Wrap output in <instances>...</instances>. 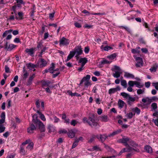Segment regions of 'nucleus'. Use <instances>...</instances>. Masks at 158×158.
<instances>
[{
	"label": "nucleus",
	"mask_w": 158,
	"mask_h": 158,
	"mask_svg": "<svg viewBox=\"0 0 158 158\" xmlns=\"http://www.w3.org/2000/svg\"><path fill=\"white\" fill-rule=\"evenodd\" d=\"M118 142L119 143H121L124 144V145L127 147L128 145L127 143L129 142L130 143V146L132 148H137L138 145L134 141L131 140L128 137L123 138L118 140Z\"/></svg>",
	"instance_id": "1"
},
{
	"label": "nucleus",
	"mask_w": 158,
	"mask_h": 158,
	"mask_svg": "<svg viewBox=\"0 0 158 158\" xmlns=\"http://www.w3.org/2000/svg\"><path fill=\"white\" fill-rule=\"evenodd\" d=\"M111 70L114 72L113 75V77L115 78L119 77L122 73V70L120 68L116 65L114 66L113 68L111 69Z\"/></svg>",
	"instance_id": "2"
},
{
	"label": "nucleus",
	"mask_w": 158,
	"mask_h": 158,
	"mask_svg": "<svg viewBox=\"0 0 158 158\" xmlns=\"http://www.w3.org/2000/svg\"><path fill=\"white\" fill-rule=\"evenodd\" d=\"M135 152H139V150L137 148H132L130 146H128L126 148L123 149L119 152L118 155H120L122 153L127 152H131L133 151Z\"/></svg>",
	"instance_id": "3"
},
{
	"label": "nucleus",
	"mask_w": 158,
	"mask_h": 158,
	"mask_svg": "<svg viewBox=\"0 0 158 158\" xmlns=\"http://www.w3.org/2000/svg\"><path fill=\"white\" fill-rule=\"evenodd\" d=\"M82 120L84 123H88L92 127L95 126L98 124V123L96 122L94 119L90 117L89 118L88 120H87L86 117L84 118Z\"/></svg>",
	"instance_id": "4"
},
{
	"label": "nucleus",
	"mask_w": 158,
	"mask_h": 158,
	"mask_svg": "<svg viewBox=\"0 0 158 158\" xmlns=\"http://www.w3.org/2000/svg\"><path fill=\"white\" fill-rule=\"evenodd\" d=\"M69 39H66L64 37H62L59 40V44L60 46H67L69 44Z\"/></svg>",
	"instance_id": "5"
},
{
	"label": "nucleus",
	"mask_w": 158,
	"mask_h": 158,
	"mask_svg": "<svg viewBox=\"0 0 158 158\" xmlns=\"http://www.w3.org/2000/svg\"><path fill=\"white\" fill-rule=\"evenodd\" d=\"M47 62L43 59H41L36 64L37 67L40 68L45 66L47 64Z\"/></svg>",
	"instance_id": "6"
},
{
	"label": "nucleus",
	"mask_w": 158,
	"mask_h": 158,
	"mask_svg": "<svg viewBox=\"0 0 158 158\" xmlns=\"http://www.w3.org/2000/svg\"><path fill=\"white\" fill-rule=\"evenodd\" d=\"M134 56L135 57L137 62L136 66L137 67H140L142 66L143 64V62L142 58L140 57H135V56Z\"/></svg>",
	"instance_id": "7"
},
{
	"label": "nucleus",
	"mask_w": 158,
	"mask_h": 158,
	"mask_svg": "<svg viewBox=\"0 0 158 158\" xmlns=\"http://www.w3.org/2000/svg\"><path fill=\"white\" fill-rule=\"evenodd\" d=\"M73 52H75V54L76 53V57L78 58V56L82 53V51L81 47H77L75 48Z\"/></svg>",
	"instance_id": "8"
},
{
	"label": "nucleus",
	"mask_w": 158,
	"mask_h": 158,
	"mask_svg": "<svg viewBox=\"0 0 158 158\" xmlns=\"http://www.w3.org/2000/svg\"><path fill=\"white\" fill-rule=\"evenodd\" d=\"M37 126L39 127V128L41 132H44L45 131L44 126L43 123L41 122L36 124Z\"/></svg>",
	"instance_id": "9"
},
{
	"label": "nucleus",
	"mask_w": 158,
	"mask_h": 158,
	"mask_svg": "<svg viewBox=\"0 0 158 158\" xmlns=\"http://www.w3.org/2000/svg\"><path fill=\"white\" fill-rule=\"evenodd\" d=\"M32 122L35 124H38L39 122H41L38 119L37 115L36 114H34L32 116Z\"/></svg>",
	"instance_id": "10"
},
{
	"label": "nucleus",
	"mask_w": 158,
	"mask_h": 158,
	"mask_svg": "<svg viewBox=\"0 0 158 158\" xmlns=\"http://www.w3.org/2000/svg\"><path fill=\"white\" fill-rule=\"evenodd\" d=\"M36 129L35 127L33 124H31L27 129V132L29 133H32L34 130Z\"/></svg>",
	"instance_id": "11"
},
{
	"label": "nucleus",
	"mask_w": 158,
	"mask_h": 158,
	"mask_svg": "<svg viewBox=\"0 0 158 158\" xmlns=\"http://www.w3.org/2000/svg\"><path fill=\"white\" fill-rule=\"evenodd\" d=\"M111 61L107 60L106 59H103L101 61V64H99V67H102L104 64H110L111 62Z\"/></svg>",
	"instance_id": "12"
},
{
	"label": "nucleus",
	"mask_w": 158,
	"mask_h": 158,
	"mask_svg": "<svg viewBox=\"0 0 158 158\" xmlns=\"http://www.w3.org/2000/svg\"><path fill=\"white\" fill-rule=\"evenodd\" d=\"M42 87L44 88V87L48 86L51 82L49 81H45L44 80L42 81L41 82Z\"/></svg>",
	"instance_id": "13"
},
{
	"label": "nucleus",
	"mask_w": 158,
	"mask_h": 158,
	"mask_svg": "<svg viewBox=\"0 0 158 158\" xmlns=\"http://www.w3.org/2000/svg\"><path fill=\"white\" fill-rule=\"evenodd\" d=\"M122 131L120 129H118L117 131H115L113 132L112 133L110 134L109 135V137H111L114 136L116 135H117L121 132Z\"/></svg>",
	"instance_id": "14"
},
{
	"label": "nucleus",
	"mask_w": 158,
	"mask_h": 158,
	"mask_svg": "<svg viewBox=\"0 0 158 158\" xmlns=\"http://www.w3.org/2000/svg\"><path fill=\"white\" fill-rule=\"evenodd\" d=\"M144 149L148 153H152V147L149 145H146L144 147Z\"/></svg>",
	"instance_id": "15"
},
{
	"label": "nucleus",
	"mask_w": 158,
	"mask_h": 158,
	"mask_svg": "<svg viewBox=\"0 0 158 158\" xmlns=\"http://www.w3.org/2000/svg\"><path fill=\"white\" fill-rule=\"evenodd\" d=\"M158 68V65L157 64H155L152 66L149 69L151 72L152 73L155 72L156 71L157 69Z\"/></svg>",
	"instance_id": "16"
},
{
	"label": "nucleus",
	"mask_w": 158,
	"mask_h": 158,
	"mask_svg": "<svg viewBox=\"0 0 158 158\" xmlns=\"http://www.w3.org/2000/svg\"><path fill=\"white\" fill-rule=\"evenodd\" d=\"M87 59L85 58H80L79 61V62L80 63H81V65L83 66H84L85 64L87 63Z\"/></svg>",
	"instance_id": "17"
},
{
	"label": "nucleus",
	"mask_w": 158,
	"mask_h": 158,
	"mask_svg": "<svg viewBox=\"0 0 158 158\" xmlns=\"http://www.w3.org/2000/svg\"><path fill=\"white\" fill-rule=\"evenodd\" d=\"M1 119H0V123H4L5 122V112H3L1 113Z\"/></svg>",
	"instance_id": "18"
},
{
	"label": "nucleus",
	"mask_w": 158,
	"mask_h": 158,
	"mask_svg": "<svg viewBox=\"0 0 158 158\" xmlns=\"http://www.w3.org/2000/svg\"><path fill=\"white\" fill-rule=\"evenodd\" d=\"M101 48L103 51L104 50L108 51L110 49H112L113 48L112 47H110L108 46H106L105 47H104L103 46H102L101 47Z\"/></svg>",
	"instance_id": "19"
},
{
	"label": "nucleus",
	"mask_w": 158,
	"mask_h": 158,
	"mask_svg": "<svg viewBox=\"0 0 158 158\" xmlns=\"http://www.w3.org/2000/svg\"><path fill=\"white\" fill-rule=\"evenodd\" d=\"M124 77L127 78H134V76L132 74L127 72H125Z\"/></svg>",
	"instance_id": "20"
},
{
	"label": "nucleus",
	"mask_w": 158,
	"mask_h": 158,
	"mask_svg": "<svg viewBox=\"0 0 158 158\" xmlns=\"http://www.w3.org/2000/svg\"><path fill=\"white\" fill-rule=\"evenodd\" d=\"M151 110L152 111H156L157 108V103L155 102L153 103L151 105Z\"/></svg>",
	"instance_id": "21"
},
{
	"label": "nucleus",
	"mask_w": 158,
	"mask_h": 158,
	"mask_svg": "<svg viewBox=\"0 0 158 158\" xmlns=\"http://www.w3.org/2000/svg\"><path fill=\"white\" fill-rule=\"evenodd\" d=\"M75 132L72 130L69 131L68 135L70 138H73L75 136Z\"/></svg>",
	"instance_id": "22"
},
{
	"label": "nucleus",
	"mask_w": 158,
	"mask_h": 158,
	"mask_svg": "<svg viewBox=\"0 0 158 158\" xmlns=\"http://www.w3.org/2000/svg\"><path fill=\"white\" fill-rule=\"evenodd\" d=\"M131 110L134 113H136L137 114H139L140 112V110L137 107L132 108Z\"/></svg>",
	"instance_id": "23"
},
{
	"label": "nucleus",
	"mask_w": 158,
	"mask_h": 158,
	"mask_svg": "<svg viewBox=\"0 0 158 158\" xmlns=\"http://www.w3.org/2000/svg\"><path fill=\"white\" fill-rule=\"evenodd\" d=\"M75 55V52H73V51H71L69 55L67 57V59L66 60V61H68L69 60L71 59Z\"/></svg>",
	"instance_id": "24"
},
{
	"label": "nucleus",
	"mask_w": 158,
	"mask_h": 158,
	"mask_svg": "<svg viewBox=\"0 0 158 158\" xmlns=\"http://www.w3.org/2000/svg\"><path fill=\"white\" fill-rule=\"evenodd\" d=\"M35 77V74H33L31 76H30L27 81V85H30L31 83L32 82V80Z\"/></svg>",
	"instance_id": "25"
},
{
	"label": "nucleus",
	"mask_w": 158,
	"mask_h": 158,
	"mask_svg": "<svg viewBox=\"0 0 158 158\" xmlns=\"http://www.w3.org/2000/svg\"><path fill=\"white\" fill-rule=\"evenodd\" d=\"M37 113L40 115V118L41 120L43 121H45L46 120V119L44 115L39 110H38L37 111Z\"/></svg>",
	"instance_id": "26"
},
{
	"label": "nucleus",
	"mask_w": 158,
	"mask_h": 158,
	"mask_svg": "<svg viewBox=\"0 0 158 158\" xmlns=\"http://www.w3.org/2000/svg\"><path fill=\"white\" fill-rule=\"evenodd\" d=\"M18 15L19 17H18L17 16V15H15V18L17 19H23V13L22 12H19L18 13Z\"/></svg>",
	"instance_id": "27"
},
{
	"label": "nucleus",
	"mask_w": 158,
	"mask_h": 158,
	"mask_svg": "<svg viewBox=\"0 0 158 158\" xmlns=\"http://www.w3.org/2000/svg\"><path fill=\"white\" fill-rule=\"evenodd\" d=\"M140 48L139 47L135 49H132L131 50V52L133 54L139 53L140 52Z\"/></svg>",
	"instance_id": "28"
},
{
	"label": "nucleus",
	"mask_w": 158,
	"mask_h": 158,
	"mask_svg": "<svg viewBox=\"0 0 158 158\" xmlns=\"http://www.w3.org/2000/svg\"><path fill=\"white\" fill-rule=\"evenodd\" d=\"M34 144L31 141L30 143L26 147V148L30 150H31L33 149Z\"/></svg>",
	"instance_id": "29"
},
{
	"label": "nucleus",
	"mask_w": 158,
	"mask_h": 158,
	"mask_svg": "<svg viewBox=\"0 0 158 158\" xmlns=\"http://www.w3.org/2000/svg\"><path fill=\"white\" fill-rule=\"evenodd\" d=\"M27 67L30 69H31L32 68H36L37 66L36 64H33L30 63L27 64Z\"/></svg>",
	"instance_id": "30"
},
{
	"label": "nucleus",
	"mask_w": 158,
	"mask_h": 158,
	"mask_svg": "<svg viewBox=\"0 0 158 158\" xmlns=\"http://www.w3.org/2000/svg\"><path fill=\"white\" fill-rule=\"evenodd\" d=\"M124 102L123 101L121 100H119L118 101V106L119 108H123L124 106Z\"/></svg>",
	"instance_id": "31"
},
{
	"label": "nucleus",
	"mask_w": 158,
	"mask_h": 158,
	"mask_svg": "<svg viewBox=\"0 0 158 158\" xmlns=\"http://www.w3.org/2000/svg\"><path fill=\"white\" fill-rule=\"evenodd\" d=\"M90 78V76L89 75H87L85 77H83L80 83L81 84L84 81H89Z\"/></svg>",
	"instance_id": "32"
},
{
	"label": "nucleus",
	"mask_w": 158,
	"mask_h": 158,
	"mask_svg": "<svg viewBox=\"0 0 158 158\" xmlns=\"http://www.w3.org/2000/svg\"><path fill=\"white\" fill-rule=\"evenodd\" d=\"M48 128L49 129V132L50 133H54L56 131L55 127L53 126H49Z\"/></svg>",
	"instance_id": "33"
},
{
	"label": "nucleus",
	"mask_w": 158,
	"mask_h": 158,
	"mask_svg": "<svg viewBox=\"0 0 158 158\" xmlns=\"http://www.w3.org/2000/svg\"><path fill=\"white\" fill-rule=\"evenodd\" d=\"M15 47H16V45H15L13 44H9L7 50V51H11L14 48H15Z\"/></svg>",
	"instance_id": "34"
},
{
	"label": "nucleus",
	"mask_w": 158,
	"mask_h": 158,
	"mask_svg": "<svg viewBox=\"0 0 158 158\" xmlns=\"http://www.w3.org/2000/svg\"><path fill=\"white\" fill-rule=\"evenodd\" d=\"M55 68V64L53 63H52L51 67L48 69L49 72L51 73H53L54 72V69Z\"/></svg>",
	"instance_id": "35"
},
{
	"label": "nucleus",
	"mask_w": 158,
	"mask_h": 158,
	"mask_svg": "<svg viewBox=\"0 0 158 158\" xmlns=\"http://www.w3.org/2000/svg\"><path fill=\"white\" fill-rule=\"evenodd\" d=\"M121 95L124 98L127 99L129 98V97L130 96L129 94H128L125 93V92H122L121 93Z\"/></svg>",
	"instance_id": "36"
},
{
	"label": "nucleus",
	"mask_w": 158,
	"mask_h": 158,
	"mask_svg": "<svg viewBox=\"0 0 158 158\" xmlns=\"http://www.w3.org/2000/svg\"><path fill=\"white\" fill-rule=\"evenodd\" d=\"M34 49L33 48L28 49L27 48L26 49L25 51L29 53L30 55H32L33 54Z\"/></svg>",
	"instance_id": "37"
},
{
	"label": "nucleus",
	"mask_w": 158,
	"mask_h": 158,
	"mask_svg": "<svg viewBox=\"0 0 158 158\" xmlns=\"http://www.w3.org/2000/svg\"><path fill=\"white\" fill-rule=\"evenodd\" d=\"M3 123H0V133L4 132L5 129V127L2 125Z\"/></svg>",
	"instance_id": "38"
},
{
	"label": "nucleus",
	"mask_w": 158,
	"mask_h": 158,
	"mask_svg": "<svg viewBox=\"0 0 158 158\" xmlns=\"http://www.w3.org/2000/svg\"><path fill=\"white\" fill-rule=\"evenodd\" d=\"M12 30H8L6 31L3 33L2 35V37H5L9 33H11L12 31Z\"/></svg>",
	"instance_id": "39"
},
{
	"label": "nucleus",
	"mask_w": 158,
	"mask_h": 158,
	"mask_svg": "<svg viewBox=\"0 0 158 158\" xmlns=\"http://www.w3.org/2000/svg\"><path fill=\"white\" fill-rule=\"evenodd\" d=\"M100 119L101 120L104 122H107L108 120L107 116H106L101 117H100Z\"/></svg>",
	"instance_id": "40"
},
{
	"label": "nucleus",
	"mask_w": 158,
	"mask_h": 158,
	"mask_svg": "<svg viewBox=\"0 0 158 158\" xmlns=\"http://www.w3.org/2000/svg\"><path fill=\"white\" fill-rule=\"evenodd\" d=\"M135 115V113L133 114L132 112H131L126 114V116L128 118H132L134 115Z\"/></svg>",
	"instance_id": "41"
},
{
	"label": "nucleus",
	"mask_w": 158,
	"mask_h": 158,
	"mask_svg": "<svg viewBox=\"0 0 158 158\" xmlns=\"http://www.w3.org/2000/svg\"><path fill=\"white\" fill-rule=\"evenodd\" d=\"M84 82V85L85 86L88 87L91 85V83L89 81H84L83 82Z\"/></svg>",
	"instance_id": "42"
},
{
	"label": "nucleus",
	"mask_w": 158,
	"mask_h": 158,
	"mask_svg": "<svg viewBox=\"0 0 158 158\" xmlns=\"http://www.w3.org/2000/svg\"><path fill=\"white\" fill-rule=\"evenodd\" d=\"M116 57V55L115 54H113L109 56H107V58L111 60L114 59Z\"/></svg>",
	"instance_id": "43"
},
{
	"label": "nucleus",
	"mask_w": 158,
	"mask_h": 158,
	"mask_svg": "<svg viewBox=\"0 0 158 158\" xmlns=\"http://www.w3.org/2000/svg\"><path fill=\"white\" fill-rule=\"evenodd\" d=\"M121 85L125 88H126L127 85L126 81L125 80H122L121 81Z\"/></svg>",
	"instance_id": "44"
},
{
	"label": "nucleus",
	"mask_w": 158,
	"mask_h": 158,
	"mask_svg": "<svg viewBox=\"0 0 158 158\" xmlns=\"http://www.w3.org/2000/svg\"><path fill=\"white\" fill-rule=\"evenodd\" d=\"M135 85L137 87L139 88H141L143 86V85H141L140 83L137 81H135Z\"/></svg>",
	"instance_id": "45"
},
{
	"label": "nucleus",
	"mask_w": 158,
	"mask_h": 158,
	"mask_svg": "<svg viewBox=\"0 0 158 158\" xmlns=\"http://www.w3.org/2000/svg\"><path fill=\"white\" fill-rule=\"evenodd\" d=\"M136 99V98L135 97H131L130 95L129 96V98L128 99V101L129 102H133L135 101Z\"/></svg>",
	"instance_id": "46"
},
{
	"label": "nucleus",
	"mask_w": 158,
	"mask_h": 158,
	"mask_svg": "<svg viewBox=\"0 0 158 158\" xmlns=\"http://www.w3.org/2000/svg\"><path fill=\"white\" fill-rule=\"evenodd\" d=\"M107 138V136L105 135H101L100 136V138L102 141H104Z\"/></svg>",
	"instance_id": "47"
},
{
	"label": "nucleus",
	"mask_w": 158,
	"mask_h": 158,
	"mask_svg": "<svg viewBox=\"0 0 158 158\" xmlns=\"http://www.w3.org/2000/svg\"><path fill=\"white\" fill-rule=\"evenodd\" d=\"M40 101L39 99H37L35 102V105L37 108H40Z\"/></svg>",
	"instance_id": "48"
},
{
	"label": "nucleus",
	"mask_w": 158,
	"mask_h": 158,
	"mask_svg": "<svg viewBox=\"0 0 158 158\" xmlns=\"http://www.w3.org/2000/svg\"><path fill=\"white\" fill-rule=\"evenodd\" d=\"M135 81H130L128 82V85L129 86L132 87L135 85Z\"/></svg>",
	"instance_id": "49"
},
{
	"label": "nucleus",
	"mask_w": 158,
	"mask_h": 158,
	"mask_svg": "<svg viewBox=\"0 0 158 158\" xmlns=\"http://www.w3.org/2000/svg\"><path fill=\"white\" fill-rule=\"evenodd\" d=\"M116 92V89L114 88H111L109 90V94H112Z\"/></svg>",
	"instance_id": "50"
},
{
	"label": "nucleus",
	"mask_w": 158,
	"mask_h": 158,
	"mask_svg": "<svg viewBox=\"0 0 158 158\" xmlns=\"http://www.w3.org/2000/svg\"><path fill=\"white\" fill-rule=\"evenodd\" d=\"M77 123V122L76 120H73L71 121L70 124L71 125L74 126Z\"/></svg>",
	"instance_id": "51"
},
{
	"label": "nucleus",
	"mask_w": 158,
	"mask_h": 158,
	"mask_svg": "<svg viewBox=\"0 0 158 158\" xmlns=\"http://www.w3.org/2000/svg\"><path fill=\"white\" fill-rule=\"evenodd\" d=\"M78 140H75V141L73 143L72 146V148H75V147H76V146L78 144Z\"/></svg>",
	"instance_id": "52"
},
{
	"label": "nucleus",
	"mask_w": 158,
	"mask_h": 158,
	"mask_svg": "<svg viewBox=\"0 0 158 158\" xmlns=\"http://www.w3.org/2000/svg\"><path fill=\"white\" fill-rule=\"evenodd\" d=\"M67 93L69 95H70L71 96H75L77 94L76 93H72V92L70 90L68 91Z\"/></svg>",
	"instance_id": "53"
},
{
	"label": "nucleus",
	"mask_w": 158,
	"mask_h": 158,
	"mask_svg": "<svg viewBox=\"0 0 158 158\" xmlns=\"http://www.w3.org/2000/svg\"><path fill=\"white\" fill-rule=\"evenodd\" d=\"M152 84L155 88L158 90V82L152 83Z\"/></svg>",
	"instance_id": "54"
},
{
	"label": "nucleus",
	"mask_w": 158,
	"mask_h": 158,
	"mask_svg": "<svg viewBox=\"0 0 158 158\" xmlns=\"http://www.w3.org/2000/svg\"><path fill=\"white\" fill-rule=\"evenodd\" d=\"M29 74L27 71L25 72L23 75V79H25L27 77Z\"/></svg>",
	"instance_id": "55"
},
{
	"label": "nucleus",
	"mask_w": 158,
	"mask_h": 158,
	"mask_svg": "<svg viewBox=\"0 0 158 158\" xmlns=\"http://www.w3.org/2000/svg\"><path fill=\"white\" fill-rule=\"evenodd\" d=\"M5 71L6 73H9L10 72V69L8 67V66L7 65L5 66Z\"/></svg>",
	"instance_id": "56"
},
{
	"label": "nucleus",
	"mask_w": 158,
	"mask_h": 158,
	"mask_svg": "<svg viewBox=\"0 0 158 158\" xmlns=\"http://www.w3.org/2000/svg\"><path fill=\"white\" fill-rule=\"evenodd\" d=\"M152 121L155 123L156 125L158 127V118L156 119H153Z\"/></svg>",
	"instance_id": "57"
},
{
	"label": "nucleus",
	"mask_w": 158,
	"mask_h": 158,
	"mask_svg": "<svg viewBox=\"0 0 158 158\" xmlns=\"http://www.w3.org/2000/svg\"><path fill=\"white\" fill-rule=\"evenodd\" d=\"M31 142V141L30 139H28L25 141L22 144L23 145H24L26 144L27 143H29Z\"/></svg>",
	"instance_id": "58"
},
{
	"label": "nucleus",
	"mask_w": 158,
	"mask_h": 158,
	"mask_svg": "<svg viewBox=\"0 0 158 158\" xmlns=\"http://www.w3.org/2000/svg\"><path fill=\"white\" fill-rule=\"evenodd\" d=\"M16 6H14L12 7V9L14 12V13L15 15H17L16 11Z\"/></svg>",
	"instance_id": "59"
},
{
	"label": "nucleus",
	"mask_w": 158,
	"mask_h": 158,
	"mask_svg": "<svg viewBox=\"0 0 158 158\" xmlns=\"http://www.w3.org/2000/svg\"><path fill=\"white\" fill-rule=\"evenodd\" d=\"M142 52L145 53H147L148 52V50L146 48H143L141 49Z\"/></svg>",
	"instance_id": "60"
},
{
	"label": "nucleus",
	"mask_w": 158,
	"mask_h": 158,
	"mask_svg": "<svg viewBox=\"0 0 158 158\" xmlns=\"http://www.w3.org/2000/svg\"><path fill=\"white\" fill-rule=\"evenodd\" d=\"M144 90H142L141 89H139L137 90V93L138 94H141L143 93L144 92Z\"/></svg>",
	"instance_id": "61"
},
{
	"label": "nucleus",
	"mask_w": 158,
	"mask_h": 158,
	"mask_svg": "<svg viewBox=\"0 0 158 158\" xmlns=\"http://www.w3.org/2000/svg\"><path fill=\"white\" fill-rule=\"evenodd\" d=\"M7 102H8V104H7V107L8 108H9L11 106V101L10 100H8L7 101Z\"/></svg>",
	"instance_id": "62"
},
{
	"label": "nucleus",
	"mask_w": 158,
	"mask_h": 158,
	"mask_svg": "<svg viewBox=\"0 0 158 158\" xmlns=\"http://www.w3.org/2000/svg\"><path fill=\"white\" fill-rule=\"evenodd\" d=\"M74 25L76 27L78 28L81 27V25L79 23L77 22L75 23H74Z\"/></svg>",
	"instance_id": "63"
},
{
	"label": "nucleus",
	"mask_w": 158,
	"mask_h": 158,
	"mask_svg": "<svg viewBox=\"0 0 158 158\" xmlns=\"http://www.w3.org/2000/svg\"><path fill=\"white\" fill-rule=\"evenodd\" d=\"M20 153H21L22 154L24 155L25 153V151L24 149V148L23 147H21L20 149Z\"/></svg>",
	"instance_id": "64"
}]
</instances>
